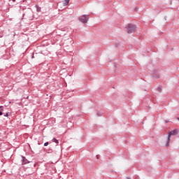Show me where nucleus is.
I'll list each match as a JSON object with an SVG mask.
<instances>
[{
  "label": "nucleus",
  "mask_w": 179,
  "mask_h": 179,
  "mask_svg": "<svg viewBox=\"0 0 179 179\" xmlns=\"http://www.w3.org/2000/svg\"><path fill=\"white\" fill-rule=\"evenodd\" d=\"M176 135H178V129H175L172 131H171L169 134H168V137H167V140H166V143L165 145V146L169 147L170 146V141L171 138V136H176Z\"/></svg>",
  "instance_id": "f257e3e1"
},
{
  "label": "nucleus",
  "mask_w": 179,
  "mask_h": 179,
  "mask_svg": "<svg viewBox=\"0 0 179 179\" xmlns=\"http://www.w3.org/2000/svg\"><path fill=\"white\" fill-rule=\"evenodd\" d=\"M127 29V32L129 34H132L133 31H135L136 30V25L134 24H129L128 25L126 26Z\"/></svg>",
  "instance_id": "f03ea898"
},
{
  "label": "nucleus",
  "mask_w": 179,
  "mask_h": 179,
  "mask_svg": "<svg viewBox=\"0 0 179 179\" xmlns=\"http://www.w3.org/2000/svg\"><path fill=\"white\" fill-rule=\"evenodd\" d=\"M79 20L81 22V23H87V22H89V18H87V15H83L79 18Z\"/></svg>",
  "instance_id": "7ed1b4c3"
},
{
  "label": "nucleus",
  "mask_w": 179,
  "mask_h": 179,
  "mask_svg": "<svg viewBox=\"0 0 179 179\" xmlns=\"http://www.w3.org/2000/svg\"><path fill=\"white\" fill-rule=\"evenodd\" d=\"M152 76L155 79H159V78H160V75H159V72H157V71H155V73H152Z\"/></svg>",
  "instance_id": "20e7f679"
},
{
  "label": "nucleus",
  "mask_w": 179,
  "mask_h": 179,
  "mask_svg": "<svg viewBox=\"0 0 179 179\" xmlns=\"http://www.w3.org/2000/svg\"><path fill=\"white\" fill-rule=\"evenodd\" d=\"M22 164H27L30 163V162H29V160L26 159V157H24V156H22Z\"/></svg>",
  "instance_id": "39448f33"
},
{
  "label": "nucleus",
  "mask_w": 179,
  "mask_h": 179,
  "mask_svg": "<svg viewBox=\"0 0 179 179\" xmlns=\"http://www.w3.org/2000/svg\"><path fill=\"white\" fill-rule=\"evenodd\" d=\"M35 8L37 10V12H41V7L38 6V5H35Z\"/></svg>",
  "instance_id": "423d86ee"
},
{
  "label": "nucleus",
  "mask_w": 179,
  "mask_h": 179,
  "mask_svg": "<svg viewBox=\"0 0 179 179\" xmlns=\"http://www.w3.org/2000/svg\"><path fill=\"white\" fill-rule=\"evenodd\" d=\"M52 142H54L55 143H59V141L55 138H52Z\"/></svg>",
  "instance_id": "0eeeda50"
},
{
  "label": "nucleus",
  "mask_w": 179,
  "mask_h": 179,
  "mask_svg": "<svg viewBox=\"0 0 179 179\" xmlns=\"http://www.w3.org/2000/svg\"><path fill=\"white\" fill-rule=\"evenodd\" d=\"M69 4V1H65L63 3V6H68Z\"/></svg>",
  "instance_id": "6e6552de"
},
{
  "label": "nucleus",
  "mask_w": 179,
  "mask_h": 179,
  "mask_svg": "<svg viewBox=\"0 0 179 179\" xmlns=\"http://www.w3.org/2000/svg\"><path fill=\"white\" fill-rule=\"evenodd\" d=\"M157 90V92H159V93H162V92L163 91V89H162V87H158Z\"/></svg>",
  "instance_id": "1a4fd4ad"
},
{
  "label": "nucleus",
  "mask_w": 179,
  "mask_h": 179,
  "mask_svg": "<svg viewBox=\"0 0 179 179\" xmlns=\"http://www.w3.org/2000/svg\"><path fill=\"white\" fill-rule=\"evenodd\" d=\"M97 115L98 117H101V115H103V113H101V112L97 113Z\"/></svg>",
  "instance_id": "9d476101"
},
{
  "label": "nucleus",
  "mask_w": 179,
  "mask_h": 179,
  "mask_svg": "<svg viewBox=\"0 0 179 179\" xmlns=\"http://www.w3.org/2000/svg\"><path fill=\"white\" fill-rule=\"evenodd\" d=\"M48 145H50V142L47 141L44 143L43 146H47Z\"/></svg>",
  "instance_id": "9b49d317"
},
{
  "label": "nucleus",
  "mask_w": 179,
  "mask_h": 179,
  "mask_svg": "<svg viewBox=\"0 0 179 179\" xmlns=\"http://www.w3.org/2000/svg\"><path fill=\"white\" fill-rule=\"evenodd\" d=\"M3 106H0V111H3Z\"/></svg>",
  "instance_id": "f8f14e48"
},
{
  "label": "nucleus",
  "mask_w": 179,
  "mask_h": 179,
  "mask_svg": "<svg viewBox=\"0 0 179 179\" xmlns=\"http://www.w3.org/2000/svg\"><path fill=\"white\" fill-rule=\"evenodd\" d=\"M5 117H9V113H6L5 115H4Z\"/></svg>",
  "instance_id": "ddd939ff"
},
{
  "label": "nucleus",
  "mask_w": 179,
  "mask_h": 179,
  "mask_svg": "<svg viewBox=\"0 0 179 179\" xmlns=\"http://www.w3.org/2000/svg\"><path fill=\"white\" fill-rule=\"evenodd\" d=\"M3 115V113H2L1 110H0V115Z\"/></svg>",
  "instance_id": "4468645a"
},
{
  "label": "nucleus",
  "mask_w": 179,
  "mask_h": 179,
  "mask_svg": "<svg viewBox=\"0 0 179 179\" xmlns=\"http://www.w3.org/2000/svg\"><path fill=\"white\" fill-rule=\"evenodd\" d=\"M60 3H61V1H59V3H57V5H60Z\"/></svg>",
  "instance_id": "2eb2a0df"
},
{
  "label": "nucleus",
  "mask_w": 179,
  "mask_h": 179,
  "mask_svg": "<svg viewBox=\"0 0 179 179\" xmlns=\"http://www.w3.org/2000/svg\"><path fill=\"white\" fill-rule=\"evenodd\" d=\"M31 58H32V59L34 58V55H32Z\"/></svg>",
  "instance_id": "dca6fc26"
},
{
  "label": "nucleus",
  "mask_w": 179,
  "mask_h": 179,
  "mask_svg": "<svg viewBox=\"0 0 179 179\" xmlns=\"http://www.w3.org/2000/svg\"><path fill=\"white\" fill-rule=\"evenodd\" d=\"M177 120L179 121V117H178Z\"/></svg>",
  "instance_id": "f3484780"
},
{
  "label": "nucleus",
  "mask_w": 179,
  "mask_h": 179,
  "mask_svg": "<svg viewBox=\"0 0 179 179\" xmlns=\"http://www.w3.org/2000/svg\"><path fill=\"white\" fill-rule=\"evenodd\" d=\"M171 3V5L172 2L171 1V3Z\"/></svg>",
  "instance_id": "a211bd4d"
},
{
  "label": "nucleus",
  "mask_w": 179,
  "mask_h": 179,
  "mask_svg": "<svg viewBox=\"0 0 179 179\" xmlns=\"http://www.w3.org/2000/svg\"><path fill=\"white\" fill-rule=\"evenodd\" d=\"M65 1H69V0H65Z\"/></svg>",
  "instance_id": "6ab92c4d"
},
{
  "label": "nucleus",
  "mask_w": 179,
  "mask_h": 179,
  "mask_svg": "<svg viewBox=\"0 0 179 179\" xmlns=\"http://www.w3.org/2000/svg\"><path fill=\"white\" fill-rule=\"evenodd\" d=\"M11 1H15V0H11Z\"/></svg>",
  "instance_id": "aec40b11"
}]
</instances>
